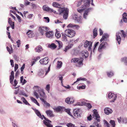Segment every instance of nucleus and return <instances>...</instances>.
I'll return each instance as SVG.
<instances>
[{
    "instance_id": "nucleus-2",
    "label": "nucleus",
    "mask_w": 127,
    "mask_h": 127,
    "mask_svg": "<svg viewBox=\"0 0 127 127\" xmlns=\"http://www.w3.org/2000/svg\"><path fill=\"white\" fill-rule=\"evenodd\" d=\"M91 1H92L91 5L94 6L93 2V0H84L83 1L84 4L82 5L81 7H79L77 9V11L80 13L83 12L85 9L87 8L90 6Z\"/></svg>"
},
{
    "instance_id": "nucleus-44",
    "label": "nucleus",
    "mask_w": 127,
    "mask_h": 127,
    "mask_svg": "<svg viewBox=\"0 0 127 127\" xmlns=\"http://www.w3.org/2000/svg\"><path fill=\"white\" fill-rule=\"evenodd\" d=\"M73 18L74 19L78 21H79L80 19L79 17L76 15H74L73 16Z\"/></svg>"
},
{
    "instance_id": "nucleus-17",
    "label": "nucleus",
    "mask_w": 127,
    "mask_h": 127,
    "mask_svg": "<svg viewBox=\"0 0 127 127\" xmlns=\"http://www.w3.org/2000/svg\"><path fill=\"white\" fill-rule=\"evenodd\" d=\"M120 33L118 32L116 33V40L118 42L119 44L121 40V38L120 36L119 35Z\"/></svg>"
},
{
    "instance_id": "nucleus-25",
    "label": "nucleus",
    "mask_w": 127,
    "mask_h": 127,
    "mask_svg": "<svg viewBox=\"0 0 127 127\" xmlns=\"http://www.w3.org/2000/svg\"><path fill=\"white\" fill-rule=\"evenodd\" d=\"M127 14L126 13H124L123 15V20L124 22L125 23L127 22Z\"/></svg>"
},
{
    "instance_id": "nucleus-6",
    "label": "nucleus",
    "mask_w": 127,
    "mask_h": 127,
    "mask_svg": "<svg viewBox=\"0 0 127 127\" xmlns=\"http://www.w3.org/2000/svg\"><path fill=\"white\" fill-rule=\"evenodd\" d=\"M45 120H43V123L47 127H53V126L50 123H51V121L49 120L48 118L45 117L43 115L42 116Z\"/></svg>"
},
{
    "instance_id": "nucleus-18",
    "label": "nucleus",
    "mask_w": 127,
    "mask_h": 127,
    "mask_svg": "<svg viewBox=\"0 0 127 127\" xmlns=\"http://www.w3.org/2000/svg\"><path fill=\"white\" fill-rule=\"evenodd\" d=\"M45 112L47 115L49 117H51L54 116V115L53 114V112L50 110H46Z\"/></svg>"
},
{
    "instance_id": "nucleus-55",
    "label": "nucleus",
    "mask_w": 127,
    "mask_h": 127,
    "mask_svg": "<svg viewBox=\"0 0 127 127\" xmlns=\"http://www.w3.org/2000/svg\"><path fill=\"white\" fill-rule=\"evenodd\" d=\"M21 41L19 39L16 41V43L18 47H19L21 45Z\"/></svg>"
},
{
    "instance_id": "nucleus-35",
    "label": "nucleus",
    "mask_w": 127,
    "mask_h": 127,
    "mask_svg": "<svg viewBox=\"0 0 127 127\" xmlns=\"http://www.w3.org/2000/svg\"><path fill=\"white\" fill-rule=\"evenodd\" d=\"M66 35L62 34V40L64 41H67V38Z\"/></svg>"
},
{
    "instance_id": "nucleus-28",
    "label": "nucleus",
    "mask_w": 127,
    "mask_h": 127,
    "mask_svg": "<svg viewBox=\"0 0 127 127\" xmlns=\"http://www.w3.org/2000/svg\"><path fill=\"white\" fill-rule=\"evenodd\" d=\"M30 98L31 100L33 101V102L37 104L38 106H40L39 103L37 102V100L34 98L32 97H30Z\"/></svg>"
},
{
    "instance_id": "nucleus-46",
    "label": "nucleus",
    "mask_w": 127,
    "mask_h": 127,
    "mask_svg": "<svg viewBox=\"0 0 127 127\" xmlns=\"http://www.w3.org/2000/svg\"><path fill=\"white\" fill-rule=\"evenodd\" d=\"M86 86L85 85H82V86L77 87V88L78 89H85Z\"/></svg>"
},
{
    "instance_id": "nucleus-49",
    "label": "nucleus",
    "mask_w": 127,
    "mask_h": 127,
    "mask_svg": "<svg viewBox=\"0 0 127 127\" xmlns=\"http://www.w3.org/2000/svg\"><path fill=\"white\" fill-rule=\"evenodd\" d=\"M120 31L122 33V34L124 38H125L126 36V34L124 32L123 30H121Z\"/></svg>"
},
{
    "instance_id": "nucleus-24",
    "label": "nucleus",
    "mask_w": 127,
    "mask_h": 127,
    "mask_svg": "<svg viewBox=\"0 0 127 127\" xmlns=\"http://www.w3.org/2000/svg\"><path fill=\"white\" fill-rule=\"evenodd\" d=\"M46 35L47 37L52 38L53 35L52 32L50 31L47 32L46 33Z\"/></svg>"
},
{
    "instance_id": "nucleus-31",
    "label": "nucleus",
    "mask_w": 127,
    "mask_h": 127,
    "mask_svg": "<svg viewBox=\"0 0 127 127\" xmlns=\"http://www.w3.org/2000/svg\"><path fill=\"white\" fill-rule=\"evenodd\" d=\"M93 36L94 38L96 37L97 36V30L96 28H95L93 29Z\"/></svg>"
},
{
    "instance_id": "nucleus-47",
    "label": "nucleus",
    "mask_w": 127,
    "mask_h": 127,
    "mask_svg": "<svg viewBox=\"0 0 127 127\" xmlns=\"http://www.w3.org/2000/svg\"><path fill=\"white\" fill-rule=\"evenodd\" d=\"M64 110L69 115L71 116V113L70 112V110L69 109H65L64 108Z\"/></svg>"
},
{
    "instance_id": "nucleus-58",
    "label": "nucleus",
    "mask_w": 127,
    "mask_h": 127,
    "mask_svg": "<svg viewBox=\"0 0 127 127\" xmlns=\"http://www.w3.org/2000/svg\"><path fill=\"white\" fill-rule=\"evenodd\" d=\"M20 94L21 95H24L26 97H28V95H27V94H26V93H25L24 92H21V93H20Z\"/></svg>"
},
{
    "instance_id": "nucleus-43",
    "label": "nucleus",
    "mask_w": 127,
    "mask_h": 127,
    "mask_svg": "<svg viewBox=\"0 0 127 127\" xmlns=\"http://www.w3.org/2000/svg\"><path fill=\"white\" fill-rule=\"evenodd\" d=\"M110 124L112 126V127H115V121L114 120H111L110 121Z\"/></svg>"
},
{
    "instance_id": "nucleus-51",
    "label": "nucleus",
    "mask_w": 127,
    "mask_h": 127,
    "mask_svg": "<svg viewBox=\"0 0 127 127\" xmlns=\"http://www.w3.org/2000/svg\"><path fill=\"white\" fill-rule=\"evenodd\" d=\"M50 88V85L49 84L47 85L45 89L48 91V93H49Z\"/></svg>"
},
{
    "instance_id": "nucleus-41",
    "label": "nucleus",
    "mask_w": 127,
    "mask_h": 127,
    "mask_svg": "<svg viewBox=\"0 0 127 127\" xmlns=\"http://www.w3.org/2000/svg\"><path fill=\"white\" fill-rule=\"evenodd\" d=\"M50 47L51 48L54 49L56 48L57 46L54 43H52L50 45Z\"/></svg>"
},
{
    "instance_id": "nucleus-63",
    "label": "nucleus",
    "mask_w": 127,
    "mask_h": 127,
    "mask_svg": "<svg viewBox=\"0 0 127 127\" xmlns=\"http://www.w3.org/2000/svg\"><path fill=\"white\" fill-rule=\"evenodd\" d=\"M40 59V57L39 56L35 58H34L33 60L35 61H36Z\"/></svg>"
},
{
    "instance_id": "nucleus-48",
    "label": "nucleus",
    "mask_w": 127,
    "mask_h": 127,
    "mask_svg": "<svg viewBox=\"0 0 127 127\" xmlns=\"http://www.w3.org/2000/svg\"><path fill=\"white\" fill-rule=\"evenodd\" d=\"M59 80L61 81V83L62 84V85H63V76L61 75H59Z\"/></svg>"
},
{
    "instance_id": "nucleus-7",
    "label": "nucleus",
    "mask_w": 127,
    "mask_h": 127,
    "mask_svg": "<svg viewBox=\"0 0 127 127\" xmlns=\"http://www.w3.org/2000/svg\"><path fill=\"white\" fill-rule=\"evenodd\" d=\"M108 45L107 43L105 42H102L100 44L99 46L98 50L99 52H102L103 50L106 48V46Z\"/></svg>"
},
{
    "instance_id": "nucleus-19",
    "label": "nucleus",
    "mask_w": 127,
    "mask_h": 127,
    "mask_svg": "<svg viewBox=\"0 0 127 127\" xmlns=\"http://www.w3.org/2000/svg\"><path fill=\"white\" fill-rule=\"evenodd\" d=\"M104 111L105 113L108 115L111 113L112 112V111L111 108H107L104 109Z\"/></svg>"
},
{
    "instance_id": "nucleus-3",
    "label": "nucleus",
    "mask_w": 127,
    "mask_h": 127,
    "mask_svg": "<svg viewBox=\"0 0 127 127\" xmlns=\"http://www.w3.org/2000/svg\"><path fill=\"white\" fill-rule=\"evenodd\" d=\"M83 59L81 57L79 58H74L72 59L71 62L74 63H77L76 65L77 66L80 67L81 65H83Z\"/></svg>"
},
{
    "instance_id": "nucleus-56",
    "label": "nucleus",
    "mask_w": 127,
    "mask_h": 127,
    "mask_svg": "<svg viewBox=\"0 0 127 127\" xmlns=\"http://www.w3.org/2000/svg\"><path fill=\"white\" fill-rule=\"evenodd\" d=\"M49 11L50 12H53L55 14L57 13H56V11L50 8L49 10Z\"/></svg>"
},
{
    "instance_id": "nucleus-21",
    "label": "nucleus",
    "mask_w": 127,
    "mask_h": 127,
    "mask_svg": "<svg viewBox=\"0 0 127 127\" xmlns=\"http://www.w3.org/2000/svg\"><path fill=\"white\" fill-rule=\"evenodd\" d=\"M82 56L83 57L87 58L89 56V53L87 51H83L82 52Z\"/></svg>"
},
{
    "instance_id": "nucleus-11",
    "label": "nucleus",
    "mask_w": 127,
    "mask_h": 127,
    "mask_svg": "<svg viewBox=\"0 0 127 127\" xmlns=\"http://www.w3.org/2000/svg\"><path fill=\"white\" fill-rule=\"evenodd\" d=\"M39 31L42 35L45 32L47 31L48 30V27H39Z\"/></svg>"
},
{
    "instance_id": "nucleus-5",
    "label": "nucleus",
    "mask_w": 127,
    "mask_h": 127,
    "mask_svg": "<svg viewBox=\"0 0 127 127\" xmlns=\"http://www.w3.org/2000/svg\"><path fill=\"white\" fill-rule=\"evenodd\" d=\"M14 79V72L12 71L10 75L9 76L10 82V83L13 85L14 87H16L17 85L18 82L15 79L14 80V83H13V81Z\"/></svg>"
},
{
    "instance_id": "nucleus-38",
    "label": "nucleus",
    "mask_w": 127,
    "mask_h": 127,
    "mask_svg": "<svg viewBox=\"0 0 127 127\" xmlns=\"http://www.w3.org/2000/svg\"><path fill=\"white\" fill-rule=\"evenodd\" d=\"M55 36L57 38H59L61 37V34L59 32L56 31L55 33Z\"/></svg>"
},
{
    "instance_id": "nucleus-62",
    "label": "nucleus",
    "mask_w": 127,
    "mask_h": 127,
    "mask_svg": "<svg viewBox=\"0 0 127 127\" xmlns=\"http://www.w3.org/2000/svg\"><path fill=\"white\" fill-rule=\"evenodd\" d=\"M44 18L46 19V21H45V22L47 23H48L49 22L50 20L49 18L48 17H44Z\"/></svg>"
},
{
    "instance_id": "nucleus-30",
    "label": "nucleus",
    "mask_w": 127,
    "mask_h": 127,
    "mask_svg": "<svg viewBox=\"0 0 127 127\" xmlns=\"http://www.w3.org/2000/svg\"><path fill=\"white\" fill-rule=\"evenodd\" d=\"M67 27H75L77 28H79V27L77 25H75L72 24H68L67 26Z\"/></svg>"
},
{
    "instance_id": "nucleus-60",
    "label": "nucleus",
    "mask_w": 127,
    "mask_h": 127,
    "mask_svg": "<svg viewBox=\"0 0 127 127\" xmlns=\"http://www.w3.org/2000/svg\"><path fill=\"white\" fill-rule=\"evenodd\" d=\"M90 44L89 45L88 48V50L89 51H91V47L92 46V42H90Z\"/></svg>"
},
{
    "instance_id": "nucleus-59",
    "label": "nucleus",
    "mask_w": 127,
    "mask_h": 127,
    "mask_svg": "<svg viewBox=\"0 0 127 127\" xmlns=\"http://www.w3.org/2000/svg\"><path fill=\"white\" fill-rule=\"evenodd\" d=\"M99 35L100 36L102 35L103 33V31L100 28L99 29Z\"/></svg>"
},
{
    "instance_id": "nucleus-27",
    "label": "nucleus",
    "mask_w": 127,
    "mask_h": 127,
    "mask_svg": "<svg viewBox=\"0 0 127 127\" xmlns=\"http://www.w3.org/2000/svg\"><path fill=\"white\" fill-rule=\"evenodd\" d=\"M109 36V35L107 34H104L102 36V38L100 40V41L101 42L103 40L105 39H107L108 38Z\"/></svg>"
},
{
    "instance_id": "nucleus-39",
    "label": "nucleus",
    "mask_w": 127,
    "mask_h": 127,
    "mask_svg": "<svg viewBox=\"0 0 127 127\" xmlns=\"http://www.w3.org/2000/svg\"><path fill=\"white\" fill-rule=\"evenodd\" d=\"M124 118L122 117H120L119 118H117V120L118 121V122L120 123H121L123 122V120Z\"/></svg>"
},
{
    "instance_id": "nucleus-45",
    "label": "nucleus",
    "mask_w": 127,
    "mask_h": 127,
    "mask_svg": "<svg viewBox=\"0 0 127 127\" xmlns=\"http://www.w3.org/2000/svg\"><path fill=\"white\" fill-rule=\"evenodd\" d=\"M44 73V71L41 70L38 73V74L41 77L42 76V75H43Z\"/></svg>"
},
{
    "instance_id": "nucleus-61",
    "label": "nucleus",
    "mask_w": 127,
    "mask_h": 127,
    "mask_svg": "<svg viewBox=\"0 0 127 127\" xmlns=\"http://www.w3.org/2000/svg\"><path fill=\"white\" fill-rule=\"evenodd\" d=\"M6 48L7 51L10 54H11V53H12V52H11V50L8 47H7Z\"/></svg>"
},
{
    "instance_id": "nucleus-42",
    "label": "nucleus",
    "mask_w": 127,
    "mask_h": 127,
    "mask_svg": "<svg viewBox=\"0 0 127 127\" xmlns=\"http://www.w3.org/2000/svg\"><path fill=\"white\" fill-rule=\"evenodd\" d=\"M104 125L106 127H110V125L107 122L106 120H104Z\"/></svg>"
},
{
    "instance_id": "nucleus-9",
    "label": "nucleus",
    "mask_w": 127,
    "mask_h": 127,
    "mask_svg": "<svg viewBox=\"0 0 127 127\" xmlns=\"http://www.w3.org/2000/svg\"><path fill=\"white\" fill-rule=\"evenodd\" d=\"M49 61V58L47 57H46L43 59H41L39 62L41 64L46 65L48 63Z\"/></svg>"
},
{
    "instance_id": "nucleus-20",
    "label": "nucleus",
    "mask_w": 127,
    "mask_h": 127,
    "mask_svg": "<svg viewBox=\"0 0 127 127\" xmlns=\"http://www.w3.org/2000/svg\"><path fill=\"white\" fill-rule=\"evenodd\" d=\"M33 109L34 110L35 113L42 120H43V118L42 116V115L39 111L36 109Z\"/></svg>"
},
{
    "instance_id": "nucleus-4",
    "label": "nucleus",
    "mask_w": 127,
    "mask_h": 127,
    "mask_svg": "<svg viewBox=\"0 0 127 127\" xmlns=\"http://www.w3.org/2000/svg\"><path fill=\"white\" fill-rule=\"evenodd\" d=\"M64 33L69 38H72L75 35V32L72 30L68 29L65 31Z\"/></svg>"
},
{
    "instance_id": "nucleus-15",
    "label": "nucleus",
    "mask_w": 127,
    "mask_h": 127,
    "mask_svg": "<svg viewBox=\"0 0 127 127\" xmlns=\"http://www.w3.org/2000/svg\"><path fill=\"white\" fill-rule=\"evenodd\" d=\"M80 112L79 109H74L73 110V114L74 115L75 117H78L80 115Z\"/></svg>"
},
{
    "instance_id": "nucleus-26",
    "label": "nucleus",
    "mask_w": 127,
    "mask_h": 127,
    "mask_svg": "<svg viewBox=\"0 0 127 127\" xmlns=\"http://www.w3.org/2000/svg\"><path fill=\"white\" fill-rule=\"evenodd\" d=\"M8 23L10 24L11 27L13 29H14V22H12L10 18L8 19Z\"/></svg>"
},
{
    "instance_id": "nucleus-64",
    "label": "nucleus",
    "mask_w": 127,
    "mask_h": 127,
    "mask_svg": "<svg viewBox=\"0 0 127 127\" xmlns=\"http://www.w3.org/2000/svg\"><path fill=\"white\" fill-rule=\"evenodd\" d=\"M11 63V65L12 66V67H13L14 66L13 61L12 60H10V61Z\"/></svg>"
},
{
    "instance_id": "nucleus-57",
    "label": "nucleus",
    "mask_w": 127,
    "mask_h": 127,
    "mask_svg": "<svg viewBox=\"0 0 127 127\" xmlns=\"http://www.w3.org/2000/svg\"><path fill=\"white\" fill-rule=\"evenodd\" d=\"M16 17L18 19L19 21L20 22L21 21V19L20 17L19 16L17 15V14H16Z\"/></svg>"
},
{
    "instance_id": "nucleus-50",
    "label": "nucleus",
    "mask_w": 127,
    "mask_h": 127,
    "mask_svg": "<svg viewBox=\"0 0 127 127\" xmlns=\"http://www.w3.org/2000/svg\"><path fill=\"white\" fill-rule=\"evenodd\" d=\"M85 104L89 108H91L92 107L91 104L90 103H86Z\"/></svg>"
},
{
    "instance_id": "nucleus-40",
    "label": "nucleus",
    "mask_w": 127,
    "mask_h": 127,
    "mask_svg": "<svg viewBox=\"0 0 127 127\" xmlns=\"http://www.w3.org/2000/svg\"><path fill=\"white\" fill-rule=\"evenodd\" d=\"M62 64V62L58 61L57 67L59 68H60L61 67Z\"/></svg>"
},
{
    "instance_id": "nucleus-33",
    "label": "nucleus",
    "mask_w": 127,
    "mask_h": 127,
    "mask_svg": "<svg viewBox=\"0 0 127 127\" xmlns=\"http://www.w3.org/2000/svg\"><path fill=\"white\" fill-rule=\"evenodd\" d=\"M43 8L44 10L46 11H49V10L50 8L49 7L46 5H44L43 7Z\"/></svg>"
},
{
    "instance_id": "nucleus-34",
    "label": "nucleus",
    "mask_w": 127,
    "mask_h": 127,
    "mask_svg": "<svg viewBox=\"0 0 127 127\" xmlns=\"http://www.w3.org/2000/svg\"><path fill=\"white\" fill-rule=\"evenodd\" d=\"M40 100L43 102L45 104H46V105L49 107L50 106V104L47 102L42 97H40Z\"/></svg>"
},
{
    "instance_id": "nucleus-54",
    "label": "nucleus",
    "mask_w": 127,
    "mask_h": 127,
    "mask_svg": "<svg viewBox=\"0 0 127 127\" xmlns=\"http://www.w3.org/2000/svg\"><path fill=\"white\" fill-rule=\"evenodd\" d=\"M34 95L36 96V98H39V96L38 94L35 92L34 93Z\"/></svg>"
},
{
    "instance_id": "nucleus-8",
    "label": "nucleus",
    "mask_w": 127,
    "mask_h": 127,
    "mask_svg": "<svg viewBox=\"0 0 127 127\" xmlns=\"http://www.w3.org/2000/svg\"><path fill=\"white\" fill-rule=\"evenodd\" d=\"M108 97L110 99L112 98V99L110 102H114L117 98V97L116 95L112 93H109L108 94Z\"/></svg>"
},
{
    "instance_id": "nucleus-32",
    "label": "nucleus",
    "mask_w": 127,
    "mask_h": 127,
    "mask_svg": "<svg viewBox=\"0 0 127 127\" xmlns=\"http://www.w3.org/2000/svg\"><path fill=\"white\" fill-rule=\"evenodd\" d=\"M90 42H92L91 41H89L86 40L85 41L84 43V46L85 47H87L90 44Z\"/></svg>"
},
{
    "instance_id": "nucleus-12",
    "label": "nucleus",
    "mask_w": 127,
    "mask_h": 127,
    "mask_svg": "<svg viewBox=\"0 0 127 127\" xmlns=\"http://www.w3.org/2000/svg\"><path fill=\"white\" fill-rule=\"evenodd\" d=\"M93 116V118L95 117V119L97 121V122H99L100 120L99 118L100 117L99 115L98 114V112L96 110H94V111L93 114L92 115Z\"/></svg>"
},
{
    "instance_id": "nucleus-36",
    "label": "nucleus",
    "mask_w": 127,
    "mask_h": 127,
    "mask_svg": "<svg viewBox=\"0 0 127 127\" xmlns=\"http://www.w3.org/2000/svg\"><path fill=\"white\" fill-rule=\"evenodd\" d=\"M107 73L108 76L109 77H111L114 75L112 71L107 72Z\"/></svg>"
},
{
    "instance_id": "nucleus-53",
    "label": "nucleus",
    "mask_w": 127,
    "mask_h": 127,
    "mask_svg": "<svg viewBox=\"0 0 127 127\" xmlns=\"http://www.w3.org/2000/svg\"><path fill=\"white\" fill-rule=\"evenodd\" d=\"M122 123L125 124L127 123V118H124Z\"/></svg>"
},
{
    "instance_id": "nucleus-1",
    "label": "nucleus",
    "mask_w": 127,
    "mask_h": 127,
    "mask_svg": "<svg viewBox=\"0 0 127 127\" xmlns=\"http://www.w3.org/2000/svg\"><path fill=\"white\" fill-rule=\"evenodd\" d=\"M64 4L62 3L61 4L56 2H54L53 3V6L55 7L59 8L58 9V14L59 15L63 14V18L65 19H67L68 16L69 9L67 8H64V7L61 8L62 6H64Z\"/></svg>"
},
{
    "instance_id": "nucleus-10",
    "label": "nucleus",
    "mask_w": 127,
    "mask_h": 127,
    "mask_svg": "<svg viewBox=\"0 0 127 127\" xmlns=\"http://www.w3.org/2000/svg\"><path fill=\"white\" fill-rule=\"evenodd\" d=\"M37 88H38V92L40 96L39 98L42 97L43 99L45 97V93L44 92L43 89H41L39 87L37 86Z\"/></svg>"
},
{
    "instance_id": "nucleus-13",
    "label": "nucleus",
    "mask_w": 127,
    "mask_h": 127,
    "mask_svg": "<svg viewBox=\"0 0 127 127\" xmlns=\"http://www.w3.org/2000/svg\"><path fill=\"white\" fill-rule=\"evenodd\" d=\"M74 101V100L73 99V97H67L65 100V102L68 104L73 103Z\"/></svg>"
},
{
    "instance_id": "nucleus-52",
    "label": "nucleus",
    "mask_w": 127,
    "mask_h": 127,
    "mask_svg": "<svg viewBox=\"0 0 127 127\" xmlns=\"http://www.w3.org/2000/svg\"><path fill=\"white\" fill-rule=\"evenodd\" d=\"M83 1V0H79V1L77 2V7H79L81 4V3Z\"/></svg>"
},
{
    "instance_id": "nucleus-16",
    "label": "nucleus",
    "mask_w": 127,
    "mask_h": 127,
    "mask_svg": "<svg viewBox=\"0 0 127 127\" xmlns=\"http://www.w3.org/2000/svg\"><path fill=\"white\" fill-rule=\"evenodd\" d=\"M91 9V8H89L85 10L83 16L84 18L86 19L87 16L88 15V13L90 12Z\"/></svg>"
},
{
    "instance_id": "nucleus-14",
    "label": "nucleus",
    "mask_w": 127,
    "mask_h": 127,
    "mask_svg": "<svg viewBox=\"0 0 127 127\" xmlns=\"http://www.w3.org/2000/svg\"><path fill=\"white\" fill-rule=\"evenodd\" d=\"M54 109V110L58 112L63 111L64 110V108L63 107L59 106L55 108Z\"/></svg>"
},
{
    "instance_id": "nucleus-37",
    "label": "nucleus",
    "mask_w": 127,
    "mask_h": 127,
    "mask_svg": "<svg viewBox=\"0 0 127 127\" xmlns=\"http://www.w3.org/2000/svg\"><path fill=\"white\" fill-rule=\"evenodd\" d=\"M86 79L85 78H78L77 79V80L76 82H74V84H75L76 82L80 80L86 81Z\"/></svg>"
},
{
    "instance_id": "nucleus-23",
    "label": "nucleus",
    "mask_w": 127,
    "mask_h": 127,
    "mask_svg": "<svg viewBox=\"0 0 127 127\" xmlns=\"http://www.w3.org/2000/svg\"><path fill=\"white\" fill-rule=\"evenodd\" d=\"M27 34L28 37L29 38H31L33 36V34L32 31L31 30H29L27 32Z\"/></svg>"
},
{
    "instance_id": "nucleus-22",
    "label": "nucleus",
    "mask_w": 127,
    "mask_h": 127,
    "mask_svg": "<svg viewBox=\"0 0 127 127\" xmlns=\"http://www.w3.org/2000/svg\"><path fill=\"white\" fill-rule=\"evenodd\" d=\"M35 50L36 52L39 53L43 50L42 47L40 45H38L36 47Z\"/></svg>"
},
{
    "instance_id": "nucleus-29",
    "label": "nucleus",
    "mask_w": 127,
    "mask_h": 127,
    "mask_svg": "<svg viewBox=\"0 0 127 127\" xmlns=\"http://www.w3.org/2000/svg\"><path fill=\"white\" fill-rule=\"evenodd\" d=\"M21 100L23 101V102L25 104L31 106L30 104L27 102V100L24 97H22L21 98Z\"/></svg>"
}]
</instances>
